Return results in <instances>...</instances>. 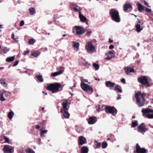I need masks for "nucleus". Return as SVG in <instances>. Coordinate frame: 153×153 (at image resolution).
<instances>
[{
  "label": "nucleus",
  "instance_id": "59",
  "mask_svg": "<svg viewBox=\"0 0 153 153\" xmlns=\"http://www.w3.org/2000/svg\"><path fill=\"white\" fill-rule=\"evenodd\" d=\"M109 41L110 43H111L113 42V40H111V39H109Z\"/></svg>",
  "mask_w": 153,
  "mask_h": 153
},
{
  "label": "nucleus",
  "instance_id": "41",
  "mask_svg": "<svg viewBox=\"0 0 153 153\" xmlns=\"http://www.w3.org/2000/svg\"><path fill=\"white\" fill-rule=\"evenodd\" d=\"M101 145L102 148L103 149H105L107 147V144L106 142H104L102 143Z\"/></svg>",
  "mask_w": 153,
  "mask_h": 153
},
{
  "label": "nucleus",
  "instance_id": "29",
  "mask_svg": "<svg viewBox=\"0 0 153 153\" xmlns=\"http://www.w3.org/2000/svg\"><path fill=\"white\" fill-rule=\"evenodd\" d=\"M40 130H41V132H40V136L42 137H45L44 134H45L48 131L47 130H42V129H40Z\"/></svg>",
  "mask_w": 153,
  "mask_h": 153
},
{
  "label": "nucleus",
  "instance_id": "35",
  "mask_svg": "<svg viewBox=\"0 0 153 153\" xmlns=\"http://www.w3.org/2000/svg\"><path fill=\"white\" fill-rule=\"evenodd\" d=\"M0 83L4 87H6L7 84L5 82V80L4 79H0Z\"/></svg>",
  "mask_w": 153,
  "mask_h": 153
},
{
  "label": "nucleus",
  "instance_id": "50",
  "mask_svg": "<svg viewBox=\"0 0 153 153\" xmlns=\"http://www.w3.org/2000/svg\"><path fill=\"white\" fill-rule=\"evenodd\" d=\"M121 82L122 83H124V84H125L126 83V81H125V79L124 78H123V79H122L121 80Z\"/></svg>",
  "mask_w": 153,
  "mask_h": 153
},
{
  "label": "nucleus",
  "instance_id": "27",
  "mask_svg": "<svg viewBox=\"0 0 153 153\" xmlns=\"http://www.w3.org/2000/svg\"><path fill=\"white\" fill-rule=\"evenodd\" d=\"M79 17L81 21L85 22L86 21V18L81 14L80 12L79 13Z\"/></svg>",
  "mask_w": 153,
  "mask_h": 153
},
{
  "label": "nucleus",
  "instance_id": "49",
  "mask_svg": "<svg viewBox=\"0 0 153 153\" xmlns=\"http://www.w3.org/2000/svg\"><path fill=\"white\" fill-rule=\"evenodd\" d=\"M18 63H19V61H16V62H15V63H14L13 64V66H16L18 64Z\"/></svg>",
  "mask_w": 153,
  "mask_h": 153
},
{
  "label": "nucleus",
  "instance_id": "10",
  "mask_svg": "<svg viewBox=\"0 0 153 153\" xmlns=\"http://www.w3.org/2000/svg\"><path fill=\"white\" fill-rule=\"evenodd\" d=\"M76 30V33L78 35H81L85 33L84 28L80 26H75L74 27Z\"/></svg>",
  "mask_w": 153,
  "mask_h": 153
},
{
  "label": "nucleus",
  "instance_id": "17",
  "mask_svg": "<svg viewBox=\"0 0 153 153\" xmlns=\"http://www.w3.org/2000/svg\"><path fill=\"white\" fill-rule=\"evenodd\" d=\"M106 55L107 56V57L105 58V59L107 60H109L113 57L114 56L115 54L112 51H109L108 52L106 53Z\"/></svg>",
  "mask_w": 153,
  "mask_h": 153
},
{
  "label": "nucleus",
  "instance_id": "40",
  "mask_svg": "<svg viewBox=\"0 0 153 153\" xmlns=\"http://www.w3.org/2000/svg\"><path fill=\"white\" fill-rule=\"evenodd\" d=\"M2 137L5 140V142L4 143H8L9 142V139L7 137L4 135H3Z\"/></svg>",
  "mask_w": 153,
  "mask_h": 153
},
{
  "label": "nucleus",
  "instance_id": "12",
  "mask_svg": "<svg viewBox=\"0 0 153 153\" xmlns=\"http://www.w3.org/2000/svg\"><path fill=\"white\" fill-rule=\"evenodd\" d=\"M136 152L137 153H147L148 150L144 148H141L138 143L136 145Z\"/></svg>",
  "mask_w": 153,
  "mask_h": 153
},
{
  "label": "nucleus",
  "instance_id": "16",
  "mask_svg": "<svg viewBox=\"0 0 153 153\" xmlns=\"http://www.w3.org/2000/svg\"><path fill=\"white\" fill-rule=\"evenodd\" d=\"M59 69L60 70V71L52 73L51 74V76L54 77L62 74L64 71L65 68L63 67H61Z\"/></svg>",
  "mask_w": 153,
  "mask_h": 153
},
{
  "label": "nucleus",
  "instance_id": "26",
  "mask_svg": "<svg viewBox=\"0 0 153 153\" xmlns=\"http://www.w3.org/2000/svg\"><path fill=\"white\" fill-rule=\"evenodd\" d=\"M72 46L74 48L77 49V50H79V43L74 41L72 42Z\"/></svg>",
  "mask_w": 153,
  "mask_h": 153
},
{
  "label": "nucleus",
  "instance_id": "3",
  "mask_svg": "<svg viewBox=\"0 0 153 153\" xmlns=\"http://www.w3.org/2000/svg\"><path fill=\"white\" fill-rule=\"evenodd\" d=\"M138 82L142 85L149 87L150 86L151 79L149 76H142L137 79Z\"/></svg>",
  "mask_w": 153,
  "mask_h": 153
},
{
  "label": "nucleus",
  "instance_id": "60",
  "mask_svg": "<svg viewBox=\"0 0 153 153\" xmlns=\"http://www.w3.org/2000/svg\"><path fill=\"white\" fill-rule=\"evenodd\" d=\"M149 126L151 128H153V126L151 124H149Z\"/></svg>",
  "mask_w": 153,
  "mask_h": 153
},
{
  "label": "nucleus",
  "instance_id": "18",
  "mask_svg": "<svg viewBox=\"0 0 153 153\" xmlns=\"http://www.w3.org/2000/svg\"><path fill=\"white\" fill-rule=\"evenodd\" d=\"M78 142L79 144L82 145L86 143L87 141L85 137L82 136H80L79 138Z\"/></svg>",
  "mask_w": 153,
  "mask_h": 153
},
{
  "label": "nucleus",
  "instance_id": "9",
  "mask_svg": "<svg viewBox=\"0 0 153 153\" xmlns=\"http://www.w3.org/2000/svg\"><path fill=\"white\" fill-rule=\"evenodd\" d=\"M4 94L6 97H9L10 94V93L9 92L6 91L4 90H1L0 91V100L2 101H4L5 100V99L3 96Z\"/></svg>",
  "mask_w": 153,
  "mask_h": 153
},
{
  "label": "nucleus",
  "instance_id": "44",
  "mask_svg": "<svg viewBox=\"0 0 153 153\" xmlns=\"http://www.w3.org/2000/svg\"><path fill=\"white\" fill-rule=\"evenodd\" d=\"M92 33V31L91 30L89 29L87 30V35L89 36H90Z\"/></svg>",
  "mask_w": 153,
  "mask_h": 153
},
{
  "label": "nucleus",
  "instance_id": "24",
  "mask_svg": "<svg viewBox=\"0 0 153 153\" xmlns=\"http://www.w3.org/2000/svg\"><path fill=\"white\" fill-rule=\"evenodd\" d=\"M115 84L114 83L111 82L110 81H108L105 82V85L108 87H113Z\"/></svg>",
  "mask_w": 153,
  "mask_h": 153
},
{
  "label": "nucleus",
  "instance_id": "8",
  "mask_svg": "<svg viewBox=\"0 0 153 153\" xmlns=\"http://www.w3.org/2000/svg\"><path fill=\"white\" fill-rule=\"evenodd\" d=\"M105 110L106 113L111 114L113 115H114L117 112V110L113 107L109 106L106 107Z\"/></svg>",
  "mask_w": 153,
  "mask_h": 153
},
{
  "label": "nucleus",
  "instance_id": "28",
  "mask_svg": "<svg viewBox=\"0 0 153 153\" xmlns=\"http://www.w3.org/2000/svg\"><path fill=\"white\" fill-rule=\"evenodd\" d=\"M88 148L86 146H83L81 148V153H88Z\"/></svg>",
  "mask_w": 153,
  "mask_h": 153
},
{
  "label": "nucleus",
  "instance_id": "37",
  "mask_svg": "<svg viewBox=\"0 0 153 153\" xmlns=\"http://www.w3.org/2000/svg\"><path fill=\"white\" fill-rule=\"evenodd\" d=\"M26 153H35L34 151L30 149H27L25 150Z\"/></svg>",
  "mask_w": 153,
  "mask_h": 153
},
{
  "label": "nucleus",
  "instance_id": "13",
  "mask_svg": "<svg viewBox=\"0 0 153 153\" xmlns=\"http://www.w3.org/2000/svg\"><path fill=\"white\" fill-rule=\"evenodd\" d=\"M13 148L9 145H5L3 148L4 153H12Z\"/></svg>",
  "mask_w": 153,
  "mask_h": 153
},
{
  "label": "nucleus",
  "instance_id": "5",
  "mask_svg": "<svg viewBox=\"0 0 153 153\" xmlns=\"http://www.w3.org/2000/svg\"><path fill=\"white\" fill-rule=\"evenodd\" d=\"M142 112L144 114H146V117L149 119L153 118V110L149 108L143 109Z\"/></svg>",
  "mask_w": 153,
  "mask_h": 153
},
{
  "label": "nucleus",
  "instance_id": "21",
  "mask_svg": "<svg viewBox=\"0 0 153 153\" xmlns=\"http://www.w3.org/2000/svg\"><path fill=\"white\" fill-rule=\"evenodd\" d=\"M96 121V117H90L88 119V123L90 124H92L94 123Z\"/></svg>",
  "mask_w": 153,
  "mask_h": 153
},
{
  "label": "nucleus",
  "instance_id": "32",
  "mask_svg": "<svg viewBox=\"0 0 153 153\" xmlns=\"http://www.w3.org/2000/svg\"><path fill=\"white\" fill-rule=\"evenodd\" d=\"M36 77L40 82H43L44 79L42 75H37L36 76Z\"/></svg>",
  "mask_w": 153,
  "mask_h": 153
},
{
  "label": "nucleus",
  "instance_id": "57",
  "mask_svg": "<svg viewBox=\"0 0 153 153\" xmlns=\"http://www.w3.org/2000/svg\"><path fill=\"white\" fill-rule=\"evenodd\" d=\"M40 126H39V125H37V126H36V128L37 129H39V128H40Z\"/></svg>",
  "mask_w": 153,
  "mask_h": 153
},
{
  "label": "nucleus",
  "instance_id": "45",
  "mask_svg": "<svg viewBox=\"0 0 153 153\" xmlns=\"http://www.w3.org/2000/svg\"><path fill=\"white\" fill-rule=\"evenodd\" d=\"M2 50L4 53H6L9 51V50L7 49V48L4 47L2 49Z\"/></svg>",
  "mask_w": 153,
  "mask_h": 153
},
{
  "label": "nucleus",
  "instance_id": "58",
  "mask_svg": "<svg viewBox=\"0 0 153 153\" xmlns=\"http://www.w3.org/2000/svg\"><path fill=\"white\" fill-rule=\"evenodd\" d=\"M12 39H14V38H14L15 36H14V34L13 33H12Z\"/></svg>",
  "mask_w": 153,
  "mask_h": 153
},
{
  "label": "nucleus",
  "instance_id": "2",
  "mask_svg": "<svg viewBox=\"0 0 153 153\" xmlns=\"http://www.w3.org/2000/svg\"><path fill=\"white\" fill-rule=\"evenodd\" d=\"M61 85L58 83L49 84L46 87V89L51 91L53 93H56L60 91L62 89L59 90Z\"/></svg>",
  "mask_w": 153,
  "mask_h": 153
},
{
  "label": "nucleus",
  "instance_id": "23",
  "mask_svg": "<svg viewBox=\"0 0 153 153\" xmlns=\"http://www.w3.org/2000/svg\"><path fill=\"white\" fill-rule=\"evenodd\" d=\"M132 8V6L129 3H126L124 6V10L125 11H127L128 9Z\"/></svg>",
  "mask_w": 153,
  "mask_h": 153
},
{
  "label": "nucleus",
  "instance_id": "15",
  "mask_svg": "<svg viewBox=\"0 0 153 153\" xmlns=\"http://www.w3.org/2000/svg\"><path fill=\"white\" fill-rule=\"evenodd\" d=\"M71 5V9L72 11L78 12L80 10V7L76 4L72 3Z\"/></svg>",
  "mask_w": 153,
  "mask_h": 153
},
{
  "label": "nucleus",
  "instance_id": "7",
  "mask_svg": "<svg viewBox=\"0 0 153 153\" xmlns=\"http://www.w3.org/2000/svg\"><path fill=\"white\" fill-rule=\"evenodd\" d=\"M80 86L82 90L85 91H90V94L93 91V89L92 86L85 83H81Z\"/></svg>",
  "mask_w": 153,
  "mask_h": 153
},
{
  "label": "nucleus",
  "instance_id": "53",
  "mask_svg": "<svg viewBox=\"0 0 153 153\" xmlns=\"http://www.w3.org/2000/svg\"><path fill=\"white\" fill-rule=\"evenodd\" d=\"M104 106V105H102L101 106L100 105H98V109H101Z\"/></svg>",
  "mask_w": 153,
  "mask_h": 153
},
{
  "label": "nucleus",
  "instance_id": "34",
  "mask_svg": "<svg viewBox=\"0 0 153 153\" xmlns=\"http://www.w3.org/2000/svg\"><path fill=\"white\" fill-rule=\"evenodd\" d=\"M35 9L33 7H31L29 9V11L31 15H33L35 12Z\"/></svg>",
  "mask_w": 153,
  "mask_h": 153
},
{
  "label": "nucleus",
  "instance_id": "64",
  "mask_svg": "<svg viewBox=\"0 0 153 153\" xmlns=\"http://www.w3.org/2000/svg\"><path fill=\"white\" fill-rule=\"evenodd\" d=\"M41 141V139L40 138H39L38 139V141L40 142Z\"/></svg>",
  "mask_w": 153,
  "mask_h": 153
},
{
  "label": "nucleus",
  "instance_id": "1",
  "mask_svg": "<svg viewBox=\"0 0 153 153\" xmlns=\"http://www.w3.org/2000/svg\"><path fill=\"white\" fill-rule=\"evenodd\" d=\"M149 94L147 93H142L140 91L135 93V97L136 100V103L139 107L144 105L145 98L148 97Z\"/></svg>",
  "mask_w": 153,
  "mask_h": 153
},
{
  "label": "nucleus",
  "instance_id": "6",
  "mask_svg": "<svg viewBox=\"0 0 153 153\" xmlns=\"http://www.w3.org/2000/svg\"><path fill=\"white\" fill-rule=\"evenodd\" d=\"M85 48L89 53H92L96 51L95 46L91 42H88L85 45Z\"/></svg>",
  "mask_w": 153,
  "mask_h": 153
},
{
  "label": "nucleus",
  "instance_id": "47",
  "mask_svg": "<svg viewBox=\"0 0 153 153\" xmlns=\"http://www.w3.org/2000/svg\"><path fill=\"white\" fill-rule=\"evenodd\" d=\"M144 10L148 13H150L151 12V10L150 9L146 7H145Z\"/></svg>",
  "mask_w": 153,
  "mask_h": 153
},
{
  "label": "nucleus",
  "instance_id": "43",
  "mask_svg": "<svg viewBox=\"0 0 153 153\" xmlns=\"http://www.w3.org/2000/svg\"><path fill=\"white\" fill-rule=\"evenodd\" d=\"M95 145L97 146V147H96V148H99L101 144L100 143L98 142L97 141H95Z\"/></svg>",
  "mask_w": 153,
  "mask_h": 153
},
{
  "label": "nucleus",
  "instance_id": "51",
  "mask_svg": "<svg viewBox=\"0 0 153 153\" xmlns=\"http://www.w3.org/2000/svg\"><path fill=\"white\" fill-rule=\"evenodd\" d=\"M144 4L145 5H146L147 6L149 7H150V6H149V4H148L147 3V2H146V1H144Z\"/></svg>",
  "mask_w": 153,
  "mask_h": 153
},
{
  "label": "nucleus",
  "instance_id": "55",
  "mask_svg": "<svg viewBox=\"0 0 153 153\" xmlns=\"http://www.w3.org/2000/svg\"><path fill=\"white\" fill-rule=\"evenodd\" d=\"M114 48V46L113 45H111L109 46V48L110 49H112Z\"/></svg>",
  "mask_w": 153,
  "mask_h": 153
},
{
  "label": "nucleus",
  "instance_id": "52",
  "mask_svg": "<svg viewBox=\"0 0 153 153\" xmlns=\"http://www.w3.org/2000/svg\"><path fill=\"white\" fill-rule=\"evenodd\" d=\"M121 95L118 94V97H117V100H119L120 99H121Z\"/></svg>",
  "mask_w": 153,
  "mask_h": 153
},
{
  "label": "nucleus",
  "instance_id": "4",
  "mask_svg": "<svg viewBox=\"0 0 153 153\" xmlns=\"http://www.w3.org/2000/svg\"><path fill=\"white\" fill-rule=\"evenodd\" d=\"M109 13L113 20L117 22H119L120 21V17L117 10L114 9H111L110 10Z\"/></svg>",
  "mask_w": 153,
  "mask_h": 153
},
{
  "label": "nucleus",
  "instance_id": "20",
  "mask_svg": "<svg viewBox=\"0 0 153 153\" xmlns=\"http://www.w3.org/2000/svg\"><path fill=\"white\" fill-rule=\"evenodd\" d=\"M126 73L127 75H129L131 73H133L134 71V70L132 68L129 67H126L125 68Z\"/></svg>",
  "mask_w": 153,
  "mask_h": 153
},
{
  "label": "nucleus",
  "instance_id": "63",
  "mask_svg": "<svg viewBox=\"0 0 153 153\" xmlns=\"http://www.w3.org/2000/svg\"><path fill=\"white\" fill-rule=\"evenodd\" d=\"M132 119H134L135 118V116L134 115H133L132 116Z\"/></svg>",
  "mask_w": 153,
  "mask_h": 153
},
{
  "label": "nucleus",
  "instance_id": "33",
  "mask_svg": "<svg viewBox=\"0 0 153 153\" xmlns=\"http://www.w3.org/2000/svg\"><path fill=\"white\" fill-rule=\"evenodd\" d=\"M10 111L9 113L8 116L9 119L10 120H11L13 118L14 114L13 112L12 111H11V110H10Z\"/></svg>",
  "mask_w": 153,
  "mask_h": 153
},
{
  "label": "nucleus",
  "instance_id": "54",
  "mask_svg": "<svg viewBox=\"0 0 153 153\" xmlns=\"http://www.w3.org/2000/svg\"><path fill=\"white\" fill-rule=\"evenodd\" d=\"M108 140H110L112 142H113L115 140V139H112V138L110 139L109 138H108Z\"/></svg>",
  "mask_w": 153,
  "mask_h": 153
},
{
  "label": "nucleus",
  "instance_id": "22",
  "mask_svg": "<svg viewBox=\"0 0 153 153\" xmlns=\"http://www.w3.org/2000/svg\"><path fill=\"white\" fill-rule=\"evenodd\" d=\"M137 5L139 12H142L144 10L145 7L143 6L139 3H137Z\"/></svg>",
  "mask_w": 153,
  "mask_h": 153
},
{
  "label": "nucleus",
  "instance_id": "46",
  "mask_svg": "<svg viewBox=\"0 0 153 153\" xmlns=\"http://www.w3.org/2000/svg\"><path fill=\"white\" fill-rule=\"evenodd\" d=\"M81 83H84V82H88V80L86 79H84L83 77H81Z\"/></svg>",
  "mask_w": 153,
  "mask_h": 153
},
{
  "label": "nucleus",
  "instance_id": "19",
  "mask_svg": "<svg viewBox=\"0 0 153 153\" xmlns=\"http://www.w3.org/2000/svg\"><path fill=\"white\" fill-rule=\"evenodd\" d=\"M143 23H142L141 24L137 23L135 25V28L136 31L138 33L140 32L143 30V27L142 25H143Z\"/></svg>",
  "mask_w": 153,
  "mask_h": 153
},
{
  "label": "nucleus",
  "instance_id": "42",
  "mask_svg": "<svg viewBox=\"0 0 153 153\" xmlns=\"http://www.w3.org/2000/svg\"><path fill=\"white\" fill-rule=\"evenodd\" d=\"M35 42V39H32L28 41V43L30 45H32Z\"/></svg>",
  "mask_w": 153,
  "mask_h": 153
},
{
  "label": "nucleus",
  "instance_id": "14",
  "mask_svg": "<svg viewBox=\"0 0 153 153\" xmlns=\"http://www.w3.org/2000/svg\"><path fill=\"white\" fill-rule=\"evenodd\" d=\"M62 108H61L60 111H68L69 107L68 106V100H65L62 103Z\"/></svg>",
  "mask_w": 153,
  "mask_h": 153
},
{
  "label": "nucleus",
  "instance_id": "25",
  "mask_svg": "<svg viewBox=\"0 0 153 153\" xmlns=\"http://www.w3.org/2000/svg\"><path fill=\"white\" fill-rule=\"evenodd\" d=\"M61 112L63 114V115L65 118H68L69 117L70 114L68 111H63Z\"/></svg>",
  "mask_w": 153,
  "mask_h": 153
},
{
  "label": "nucleus",
  "instance_id": "62",
  "mask_svg": "<svg viewBox=\"0 0 153 153\" xmlns=\"http://www.w3.org/2000/svg\"><path fill=\"white\" fill-rule=\"evenodd\" d=\"M18 153H24L23 152L20 151L19 150L18 151Z\"/></svg>",
  "mask_w": 153,
  "mask_h": 153
},
{
  "label": "nucleus",
  "instance_id": "36",
  "mask_svg": "<svg viewBox=\"0 0 153 153\" xmlns=\"http://www.w3.org/2000/svg\"><path fill=\"white\" fill-rule=\"evenodd\" d=\"M40 54V53L39 51L33 52L31 54V56H34L35 57H36Z\"/></svg>",
  "mask_w": 153,
  "mask_h": 153
},
{
  "label": "nucleus",
  "instance_id": "31",
  "mask_svg": "<svg viewBox=\"0 0 153 153\" xmlns=\"http://www.w3.org/2000/svg\"><path fill=\"white\" fill-rule=\"evenodd\" d=\"M114 89L115 90L117 91H118V92H119L120 93L122 92V90L121 89V87L120 86H119L118 85H117L116 87H115L114 88Z\"/></svg>",
  "mask_w": 153,
  "mask_h": 153
},
{
  "label": "nucleus",
  "instance_id": "38",
  "mask_svg": "<svg viewBox=\"0 0 153 153\" xmlns=\"http://www.w3.org/2000/svg\"><path fill=\"white\" fill-rule=\"evenodd\" d=\"M93 66L95 68L96 70H97L99 69V65L98 64L95 63L93 64Z\"/></svg>",
  "mask_w": 153,
  "mask_h": 153
},
{
  "label": "nucleus",
  "instance_id": "56",
  "mask_svg": "<svg viewBox=\"0 0 153 153\" xmlns=\"http://www.w3.org/2000/svg\"><path fill=\"white\" fill-rule=\"evenodd\" d=\"M29 50H27L26 51H24V55H26L27 53H29Z\"/></svg>",
  "mask_w": 153,
  "mask_h": 153
},
{
  "label": "nucleus",
  "instance_id": "48",
  "mask_svg": "<svg viewBox=\"0 0 153 153\" xmlns=\"http://www.w3.org/2000/svg\"><path fill=\"white\" fill-rule=\"evenodd\" d=\"M25 24L23 20H22L21 21L20 24V26H23Z\"/></svg>",
  "mask_w": 153,
  "mask_h": 153
},
{
  "label": "nucleus",
  "instance_id": "39",
  "mask_svg": "<svg viewBox=\"0 0 153 153\" xmlns=\"http://www.w3.org/2000/svg\"><path fill=\"white\" fill-rule=\"evenodd\" d=\"M137 121L136 120L134 122L132 121V127H134L138 125Z\"/></svg>",
  "mask_w": 153,
  "mask_h": 153
},
{
  "label": "nucleus",
  "instance_id": "61",
  "mask_svg": "<svg viewBox=\"0 0 153 153\" xmlns=\"http://www.w3.org/2000/svg\"><path fill=\"white\" fill-rule=\"evenodd\" d=\"M18 39V38H14L13 39H14L16 41H18V40H17Z\"/></svg>",
  "mask_w": 153,
  "mask_h": 153
},
{
  "label": "nucleus",
  "instance_id": "30",
  "mask_svg": "<svg viewBox=\"0 0 153 153\" xmlns=\"http://www.w3.org/2000/svg\"><path fill=\"white\" fill-rule=\"evenodd\" d=\"M15 56H13L12 57H10L7 58L6 59V61L7 62H11L14 60Z\"/></svg>",
  "mask_w": 153,
  "mask_h": 153
},
{
  "label": "nucleus",
  "instance_id": "11",
  "mask_svg": "<svg viewBox=\"0 0 153 153\" xmlns=\"http://www.w3.org/2000/svg\"><path fill=\"white\" fill-rule=\"evenodd\" d=\"M138 131L144 134L146 131H148L144 123H141L138 127Z\"/></svg>",
  "mask_w": 153,
  "mask_h": 153
}]
</instances>
